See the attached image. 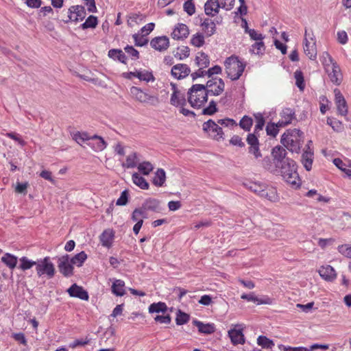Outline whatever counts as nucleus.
<instances>
[{"instance_id": "f257e3e1", "label": "nucleus", "mask_w": 351, "mask_h": 351, "mask_svg": "<svg viewBox=\"0 0 351 351\" xmlns=\"http://www.w3.org/2000/svg\"><path fill=\"white\" fill-rule=\"evenodd\" d=\"M264 167L274 173H280L285 182L291 187L297 189L300 186V179L296 171V164L293 160H286L284 163L276 169H273L270 165V159L263 160Z\"/></svg>"}, {"instance_id": "f03ea898", "label": "nucleus", "mask_w": 351, "mask_h": 351, "mask_svg": "<svg viewBox=\"0 0 351 351\" xmlns=\"http://www.w3.org/2000/svg\"><path fill=\"white\" fill-rule=\"evenodd\" d=\"M303 133L298 130H289L281 138V143L289 150L298 152L301 147Z\"/></svg>"}, {"instance_id": "7ed1b4c3", "label": "nucleus", "mask_w": 351, "mask_h": 351, "mask_svg": "<svg viewBox=\"0 0 351 351\" xmlns=\"http://www.w3.org/2000/svg\"><path fill=\"white\" fill-rule=\"evenodd\" d=\"M188 101L193 108H200L208 99V93L204 85L195 84L188 91Z\"/></svg>"}, {"instance_id": "20e7f679", "label": "nucleus", "mask_w": 351, "mask_h": 351, "mask_svg": "<svg viewBox=\"0 0 351 351\" xmlns=\"http://www.w3.org/2000/svg\"><path fill=\"white\" fill-rule=\"evenodd\" d=\"M129 94L134 101L142 104L156 106L160 104L158 95H150L137 86H132Z\"/></svg>"}, {"instance_id": "39448f33", "label": "nucleus", "mask_w": 351, "mask_h": 351, "mask_svg": "<svg viewBox=\"0 0 351 351\" xmlns=\"http://www.w3.org/2000/svg\"><path fill=\"white\" fill-rule=\"evenodd\" d=\"M245 66L237 57L231 56L225 61L226 73L232 80L239 78L244 71Z\"/></svg>"}, {"instance_id": "423d86ee", "label": "nucleus", "mask_w": 351, "mask_h": 351, "mask_svg": "<svg viewBox=\"0 0 351 351\" xmlns=\"http://www.w3.org/2000/svg\"><path fill=\"white\" fill-rule=\"evenodd\" d=\"M234 0H208L204 4V12L206 15L214 16H216L219 9L224 8L229 10L232 7V3Z\"/></svg>"}, {"instance_id": "0eeeda50", "label": "nucleus", "mask_w": 351, "mask_h": 351, "mask_svg": "<svg viewBox=\"0 0 351 351\" xmlns=\"http://www.w3.org/2000/svg\"><path fill=\"white\" fill-rule=\"evenodd\" d=\"M304 51L309 59H311V60L316 59V58H317L316 42L315 40V36L312 31L311 33H308L306 30L305 31L304 38Z\"/></svg>"}, {"instance_id": "6e6552de", "label": "nucleus", "mask_w": 351, "mask_h": 351, "mask_svg": "<svg viewBox=\"0 0 351 351\" xmlns=\"http://www.w3.org/2000/svg\"><path fill=\"white\" fill-rule=\"evenodd\" d=\"M36 269L37 275L42 276L46 275L48 278H52L55 274L53 264L49 261V257H45L36 263Z\"/></svg>"}, {"instance_id": "1a4fd4ad", "label": "nucleus", "mask_w": 351, "mask_h": 351, "mask_svg": "<svg viewBox=\"0 0 351 351\" xmlns=\"http://www.w3.org/2000/svg\"><path fill=\"white\" fill-rule=\"evenodd\" d=\"M205 88L208 95L218 96L223 92L225 84L222 79L215 77L207 82Z\"/></svg>"}, {"instance_id": "9d476101", "label": "nucleus", "mask_w": 351, "mask_h": 351, "mask_svg": "<svg viewBox=\"0 0 351 351\" xmlns=\"http://www.w3.org/2000/svg\"><path fill=\"white\" fill-rule=\"evenodd\" d=\"M203 130L216 140L223 138V131L217 123L210 119L203 124Z\"/></svg>"}, {"instance_id": "9b49d317", "label": "nucleus", "mask_w": 351, "mask_h": 351, "mask_svg": "<svg viewBox=\"0 0 351 351\" xmlns=\"http://www.w3.org/2000/svg\"><path fill=\"white\" fill-rule=\"evenodd\" d=\"M228 333L232 344L237 345L243 344L245 343V337L241 325H234V328L229 330Z\"/></svg>"}, {"instance_id": "f8f14e48", "label": "nucleus", "mask_w": 351, "mask_h": 351, "mask_svg": "<svg viewBox=\"0 0 351 351\" xmlns=\"http://www.w3.org/2000/svg\"><path fill=\"white\" fill-rule=\"evenodd\" d=\"M280 119L276 123V127H285L296 119L295 111L289 108H284L280 114Z\"/></svg>"}, {"instance_id": "ddd939ff", "label": "nucleus", "mask_w": 351, "mask_h": 351, "mask_svg": "<svg viewBox=\"0 0 351 351\" xmlns=\"http://www.w3.org/2000/svg\"><path fill=\"white\" fill-rule=\"evenodd\" d=\"M334 93L335 96V104L339 114L341 116H346L348 110L347 103L344 97L339 89H335Z\"/></svg>"}, {"instance_id": "4468645a", "label": "nucleus", "mask_w": 351, "mask_h": 351, "mask_svg": "<svg viewBox=\"0 0 351 351\" xmlns=\"http://www.w3.org/2000/svg\"><path fill=\"white\" fill-rule=\"evenodd\" d=\"M58 268L60 271L64 276H69L73 274V267L69 261V255H65L58 258Z\"/></svg>"}, {"instance_id": "2eb2a0df", "label": "nucleus", "mask_w": 351, "mask_h": 351, "mask_svg": "<svg viewBox=\"0 0 351 351\" xmlns=\"http://www.w3.org/2000/svg\"><path fill=\"white\" fill-rule=\"evenodd\" d=\"M69 18L70 21H82L86 16V10L84 6L73 5L69 9Z\"/></svg>"}, {"instance_id": "dca6fc26", "label": "nucleus", "mask_w": 351, "mask_h": 351, "mask_svg": "<svg viewBox=\"0 0 351 351\" xmlns=\"http://www.w3.org/2000/svg\"><path fill=\"white\" fill-rule=\"evenodd\" d=\"M287 152L285 148L280 146H276L272 149V155L274 157L276 168L282 165L286 160H290L286 158Z\"/></svg>"}, {"instance_id": "f3484780", "label": "nucleus", "mask_w": 351, "mask_h": 351, "mask_svg": "<svg viewBox=\"0 0 351 351\" xmlns=\"http://www.w3.org/2000/svg\"><path fill=\"white\" fill-rule=\"evenodd\" d=\"M319 276L326 281L332 282L337 278L335 269L330 265L321 266L318 270Z\"/></svg>"}, {"instance_id": "a211bd4d", "label": "nucleus", "mask_w": 351, "mask_h": 351, "mask_svg": "<svg viewBox=\"0 0 351 351\" xmlns=\"http://www.w3.org/2000/svg\"><path fill=\"white\" fill-rule=\"evenodd\" d=\"M330 60L332 63V65L327 69V71L328 72V75L330 78V80L337 84H339L341 81V74L340 72V69L336 62H334L332 59L330 57Z\"/></svg>"}, {"instance_id": "6ab92c4d", "label": "nucleus", "mask_w": 351, "mask_h": 351, "mask_svg": "<svg viewBox=\"0 0 351 351\" xmlns=\"http://www.w3.org/2000/svg\"><path fill=\"white\" fill-rule=\"evenodd\" d=\"M191 71L185 64H178L171 69V75L176 79L180 80L189 75Z\"/></svg>"}, {"instance_id": "aec40b11", "label": "nucleus", "mask_w": 351, "mask_h": 351, "mask_svg": "<svg viewBox=\"0 0 351 351\" xmlns=\"http://www.w3.org/2000/svg\"><path fill=\"white\" fill-rule=\"evenodd\" d=\"M142 211L146 215L147 211L159 212L160 210V201L154 198L146 199L140 207Z\"/></svg>"}, {"instance_id": "412c9836", "label": "nucleus", "mask_w": 351, "mask_h": 351, "mask_svg": "<svg viewBox=\"0 0 351 351\" xmlns=\"http://www.w3.org/2000/svg\"><path fill=\"white\" fill-rule=\"evenodd\" d=\"M189 34V27L183 23H179L175 27L171 36L175 40H182L188 36Z\"/></svg>"}, {"instance_id": "4be33fe9", "label": "nucleus", "mask_w": 351, "mask_h": 351, "mask_svg": "<svg viewBox=\"0 0 351 351\" xmlns=\"http://www.w3.org/2000/svg\"><path fill=\"white\" fill-rule=\"evenodd\" d=\"M150 45L156 50L164 51L169 47V38L167 36L157 37L152 40Z\"/></svg>"}, {"instance_id": "5701e85b", "label": "nucleus", "mask_w": 351, "mask_h": 351, "mask_svg": "<svg viewBox=\"0 0 351 351\" xmlns=\"http://www.w3.org/2000/svg\"><path fill=\"white\" fill-rule=\"evenodd\" d=\"M68 293L71 297L78 298L83 300H88L87 291L83 289L82 287L73 284L69 289Z\"/></svg>"}, {"instance_id": "b1692460", "label": "nucleus", "mask_w": 351, "mask_h": 351, "mask_svg": "<svg viewBox=\"0 0 351 351\" xmlns=\"http://www.w3.org/2000/svg\"><path fill=\"white\" fill-rule=\"evenodd\" d=\"M90 140L96 141L95 143H89L88 144V145L90 146L95 152H102L107 147L108 144L106 141L100 136L97 134L91 136Z\"/></svg>"}, {"instance_id": "393cba45", "label": "nucleus", "mask_w": 351, "mask_h": 351, "mask_svg": "<svg viewBox=\"0 0 351 351\" xmlns=\"http://www.w3.org/2000/svg\"><path fill=\"white\" fill-rule=\"evenodd\" d=\"M173 93L171 96L170 103L174 106H184L186 104V100L184 97L180 96V93L177 90L175 84L171 83Z\"/></svg>"}, {"instance_id": "a878e982", "label": "nucleus", "mask_w": 351, "mask_h": 351, "mask_svg": "<svg viewBox=\"0 0 351 351\" xmlns=\"http://www.w3.org/2000/svg\"><path fill=\"white\" fill-rule=\"evenodd\" d=\"M313 151L309 147L305 149L302 155V163L306 171H310L313 162Z\"/></svg>"}, {"instance_id": "bb28decb", "label": "nucleus", "mask_w": 351, "mask_h": 351, "mask_svg": "<svg viewBox=\"0 0 351 351\" xmlns=\"http://www.w3.org/2000/svg\"><path fill=\"white\" fill-rule=\"evenodd\" d=\"M114 233L111 229L105 230L99 237L103 246L110 247L112 245Z\"/></svg>"}, {"instance_id": "cd10ccee", "label": "nucleus", "mask_w": 351, "mask_h": 351, "mask_svg": "<svg viewBox=\"0 0 351 351\" xmlns=\"http://www.w3.org/2000/svg\"><path fill=\"white\" fill-rule=\"evenodd\" d=\"M193 323L197 327L198 331L201 333L210 335L213 333L215 330V327L213 324H204L197 320H194Z\"/></svg>"}, {"instance_id": "c85d7f7f", "label": "nucleus", "mask_w": 351, "mask_h": 351, "mask_svg": "<svg viewBox=\"0 0 351 351\" xmlns=\"http://www.w3.org/2000/svg\"><path fill=\"white\" fill-rule=\"evenodd\" d=\"M241 298L243 300H246L247 301L252 302H257L258 304H271L273 302V300L269 297H265L263 299H258L257 297L254 295L253 293L250 294H243Z\"/></svg>"}, {"instance_id": "c756f323", "label": "nucleus", "mask_w": 351, "mask_h": 351, "mask_svg": "<svg viewBox=\"0 0 351 351\" xmlns=\"http://www.w3.org/2000/svg\"><path fill=\"white\" fill-rule=\"evenodd\" d=\"M261 197L273 202H276L278 199L276 189L267 185L265 186V189H264V191L261 193Z\"/></svg>"}, {"instance_id": "7c9ffc66", "label": "nucleus", "mask_w": 351, "mask_h": 351, "mask_svg": "<svg viewBox=\"0 0 351 351\" xmlns=\"http://www.w3.org/2000/svg\"><path fill=\"white\" fill-rule=\"evenodd\" d=\"M202 30L207 36L213 35L216 30L215 23L210 19H206L202 23Z\"/></svg>"}, {"instance_id": "2f4dec72", "label": "nucleus", "mask_w": 351, "mask_h": 351, "mask_svg": "<svg viewBox=\"0 0 351 351\" xmlns=\"http://www.w3.org/2000/svg\"><path fill=\"white\" fill-rule=\"evenodd\" d=\"M1 261L10 269H13L16 266L17 257L10 253H5L4 256L1 257Z\"/></svg>"}, {"instance_id": "473e14b6", "label": "nucleus", "mask_w": 351, "mask_h": 351, "mask_svg": "<svg viewBox=\"0 0 351 351\" xmlns=\"http://www.w3.org/2000/svg\"><path fill=\"white\" fill-rule=\"evenodd\" d=\"M125 282L121 280H115L112 286V292L117 296H123L125 292L124 290Z\"/></svg>"}, {"instance_id": "72a5a7b5", "label": "nucleus", "mask_w": 351, "mask_h": 351, "mask_svg": "<svg viewBox=\"0 0 351 351\" xmlns=\"http://www.w3.org/2000/svg\"><path fill=\"white\" fill-rule=\"evenodd\" d=\"M138 162L137 154L136 152H132L127 156L125 162L122 164L123 167L130 169L137 167Z\"/></svg>"}, {"instance_id": "f704fd0d", "label": "nucleus", "mask_w": 351, "mask_h": 351, "mask_svg": "<svg viewBox=\"0 0 351 351\" xmlns=\"http://www.w3.org/2000/svg\"><path fill=\"white\" fill-rule=\"evenodd\" d=\"M166 180L165 171L162 169H158L155 173L153 183L156 186H162Z\"/></svg>"}, {"instance_id": "c9c22d12", "label": "nucleus", "mask_w": 351, "mask_h": 351, "mask_svg": "<svg viewBox=\"0 0 351 351\" xmlns=\"http://www.w3.org/2000/svg\"><path fill=\"white\" fill-rule=\"evenodd\" d=\"M132 181L133 182L140 187L142 189H148L149 188V184L145 180V179L141 176H139L138 173H134L132 174Z\"/></svg>"}, {"instance_id": "e433bc0d", "label": "nucleus", "mask_w": 351, "mask_h": 351, "mask_svg": "<svg viewBox=\"0 0 351 351\" xmlns=\"http://www.w3.org/2000/svg\"><path fill=\"white\" fill-rule=\"evenodd\" d=\"M167 311V306L165 303L159 302L157 303H153L149 306V313H165Z\"/></svg>"}, {"instance_id": "4c0bfd02", "label": "nucleus", "mask_w": 351, "mask_h": 351, "mask_svg": "<svg viewBox=\"0 0 351 351\" xmlns=\"http://www.w3.org/2000/svg\"><path fill=\"white\" fill-rule=\"evenodd\" d=\"M136 77L138 78L141 81L149 82L155 80L152 73L146 70L138 71V73H136Z\"/></svg>"}, {"instance_id": "58836bf2", "label": "nucleus", "mask_w": 351, "mask_h": 351, "mask_svg": "<svg viewBox=\"0 0 351 351\" xmlns=\"http://www.w3.org/2000/svg\"><path fill=\"white\" fill-rule=\"evenodd\" d=\"M137 168L138 171L145 176L149 175L154 169L152 164L147 161L139 163L137 165Z\"/></svg>"}, {"instance_id": "ea45409f", "label": "nucleus", "mask_w": 351, "mask_h": 351, "mask_svg": "<svg viewBox=\"0 0 351 351\" xmlns=\"http://www.w3.org/2000/svg\"><path fill=\"white\" fill-rule=\"evenodd\" d=\"M91 136H89L86 132H77L73 134V139L81 146L85 141H90Z\"/></svg>"}, {"instance_id": "a19ab883", "label": "nucleus", "mask_w": 351, "mask_h": 351, "mask_svg": "<svg viewBox=\"0 0 351 351\" xmlns=\"http://www.w3.org/2000/svg\"><path fill=\"white\" fill-rule=\"evenodd\" d=\"M196 64L200 69L206 68L209 64V59L208 56L204 53H199L195 58Z\"/></svg>"}, {"instance_id": "79ce46f5", "label": "nucleus", "mask_w": 351, "mask_h": 351, "mask_svg": "<svg viewBox=\"0 0 351 351\" xmlns=\"http://www.w3.org/2000/svg\"><path fill=\"white\" fill-rule=\"evenodd\" d=\"M266 184L261 182H250L247 188L253 191L254 193L258 194L259 196H261V193H262L263 191H264V189H265Z\"/></svg>"}, {"instance_id": "37998d69", "label": "nucleus", "mask_w": 351, "mask_h": 351, "mask_svg": "<svg viewBox=\"0 0 351 351\" xmlns=\"http://www.w3.org/2000/svg\"><path fill=\"white\" fill-rule=\"evenodd\" d=\"M268 237L271 239H276L282 235L283 230L279 225H273L268 229Z\"/></svg>"}, {"instance_id": "c03bdc74", "label": "nucleus", "mask_w": 351, "mask_h": 351, "mask_svg": "<svg viewBox=\"0 0 351 351\" xmlns=\"http://www.w3.org/2000/svg\"><path fill=\"white\" fill-rule=\"evenodd\" d=\"M87 258V255L84 252H81L74 256L71 259V263L73 265H76L78 267L82 266V263L84 262V261Z\"/></svg>"}, {"instance_id": "a18cd8bd", "label": "nucleus", "mask_w": 351, "mask_h": 351, "mask_svg": "<svg viewBox=\"0 0 351 351\" xmlns=\"http://www.w3.org/2000/svg\"><path fill=\"white\" fill-rule=\"evenodd\" d=\"M21 265L19 266V268L22 269L23 271L27 270L30 268H32L33 266L36 265V261H33L32 260H29L26 256H23L20 258Z\"/></svg>"}, {"instance_id": "49530a36", "label": "nucleus", "mask_w": 351, "mask_h": 351, "mask_svg": "<svg viewBox=\"0 0 351 351\" xmlns=\"http://www.w3.org/2000/svg\"><path fill=\"white\" fill-rule=\"evenodd\" d=\"M257 343L263 348H271L274 345V342L265 336H259L257 339Z\"/></svg>"}, {"instance_id": "de8ad7c7", "label": "nucleus", "mask_w": 351, "mask_h": 351, "mask_svg": "<svg viewBox=\"0 0 351 351\" xmlns=\"http://www.w3.org/2000/svg\"><path fill=\"white\" fill-rule=\"evenodd\" d=\"M337 250L343 256L351 258V244L340 245L338 246Z\"/></svg>"}, {"instance_id": "09e8293b", "label": "nucleus", "mask_w": 351, "mask_h": 351, "mask_svg": "<svg viewBox=\"0 0 351 351\" xmlns=\"http://www.w3.org/2000/svg\"><path fill=\"white\" fill-rule=\"evenodd\" d=\"M97 25V18L96 16H94L93 15H90L87 18L86 21L82 25V28L87 29V28H94Z\"/></svg>"}, {"instance_id": "8fccbe9b", "label": "nucleus", "mask_w": 351, "mask_h": 351, "mask_svg": "<svg viewBox=\"0 0 351 351\" xmlns=\"http://www.w3.org/2000/svg\"><path fill=\"white\" fill-rule=\"evenodd\" d=\"M252 123H253V121H252V118H250L247 116H244L240 121L239 125L244 130L250 131V128L252 125Z\"/></svg>"}, {"instance_id": "3c124183", "label": "nucleus", "mask_w": 351, "mask_h": 351, "mask_svg": "<svg viewBox=\"0 0 351 351\" xmlns=\"http://www.w3.org/2000/svg\"><path fill=\"white\" fill-rule=\"evenodd\" d=\"M295 79V84L300 88V90H303L304 88V77L302 71H296L294 73Z\"/></svg>"}, {"instance_id": "603ef678", "label": "nucleus", "mask_w": 351, "mask_h": 351, "mask_svg": "<svg viewBox=\"0 0 351 351\" xmlns=\"http://www.w3.org/2000/svg\"><path fill=\"white\" fill-rule=\"evenodd\" d=\"M189 320V315L185 313L178 311L176 318V322L178 325H182L188 322Z\"/></svg>"}, {"instance_id": "864d4df0", "label": "nucleus", "mask_w": 351, "mask_h": 351, "mask_svg": "<svg viewBox=\"0 0 351 351\" xmlns=\"http://www.w3.org/2000/svg\"><path fill=\"white\" fill-rule=\"evenodd\" d=\"M256 121L255 131L261 130L265 125V119L261 113L254 114Z\"/></svg>"}, {"instance_id": "5fc2aeb1", "label": "nucleus", "mask_w": 351, "mask_h": 351, "mask_svg": "<svg viewBox=\"0 0 351 351\" xmlns=\"http://www.w3.org/2000/svg\"><path fill=\"white\" fill-rule=\"evenodd\" d=\"M191 43L193 45L199 47L204 43V37L202 34H196L191 38Z\"/></svg>"}, {"instance_id": "6e6d98bb", "label": "nucleus", "mask_w": 351, "mask_h": 351, "mask_svg": "<svg viewBox=\"0 0 351 351\" xmlns=\"http://www.w3.org/2000/svg\"><path fill=\"white\" fill-rule=\"evenodd\" d=\"M264 43L262 40L257 41L252 46V51L255 54L262 53L265 51Z\"/></svg>"}, {"instance_id": "4d7b16f0", "label": "nucleus", "mask_w": 351, "mask_h": 351, "mask_svg": "<svg viewBox=\"0 0 351 351\" xmlns=\"http://www.w3.org/2000/svg\"><path fill=\"white\" fill-rule=\"evenodd\" d=\"M184 11L190 16L193 15L195 12V5L193 3V0H186L184 3Z\"/></svg>"}, {"instance_id": "13d9d810", "label": "nucleus", "mask_w": 351, "mask_h": 351, "mask_svg": "<svg viewBox=\"0 0 351 351\" xmlns=\"http://www.w3.org/2000/svg\"><path fill=\"white\" fill-rule=\"evenodd\" d=\"M217 111V104L215 101H210L209 106L203 110V114L212 115Z\"/></svg>"}, {"instance_id": "bf43d9fd", "label": "nucleus", "mask_w": 351, "mask_h": 351, "mask_svg": "<svg viewBox=\"0 0 351 351\" xmlns=\"http://www.w3.org/2000/svg\"><path fill=\"white\" fill-rule=\"evenodd\" d=\"M245 32L249 34L252 40L259 41L263 40L264 38V36L261 34L257 32L255 29L247 28L245 29Z\"/></svg>"}, {"instance_id": "052dcab7", "label": "nucleus", "mask_w": 351, "mask_h": 351, "mask_svg": "<svg viewBox=\"0 0 351 351\" xmlns=\"http://www.w3.org/2000/svg\"><path fill=\"white\" fill-rule=\"evenodd\" d=\"M141 217L146 218L147 215L144 214L140 208L134 209L132 215V219L134 221H138Z\"/></svg>"}, {"instance_id": "680f3d73", "label": "nucleus", "mask_w": 351, "mask_h": 351, "mask_svg": "<svg viewBox=\"0 0 351 351\" xmlns=\"http://www.w3.org/2000/svg\"><path fill=\"white\" fill-rule=\"evenodd\" d=\"M178 51L176 56H178L179 59L182 60L183 58H186L189 56V48L188 47H182L178 49Z\"/></svg>"}, {"instance_id": "e2e57ef3", "label": "nucleus", "mask_w": 351, "mask_h": 351, "mask_svg": "<svg viewBox=\"0 0 351 351\" xmlns=\"http://www.w3.org/2000/svg\"><path fill=\"white\" fill-rule=\"evenodd\" d=\"M28 185V182H17L15 187V192L20 194H26Z\"/></svg>"}, {"instance_id": "0e129e2a", "label": "nucleus", "mask_w": 351, "mask_h": 351, "mask_svg": "<svg viewBox=\"0 0 351 351\" xmlns=\"http://www.w3.org/2000/svg\"><path fill=\"white\" fill-rule=\"evenodd\" d=\"M128 191H123L121 193V196L117 200L116 204L118 206H125L128 203Z\"/></svg>"}, {"instance_id": "69168bd1", "label": "nucleus", "mask_w": 351, "mask_h": 351, "mask_svg": "<svg viewBox=\"0 0 351 351\" xmlns=\"http://www.w3.org/2000/svg\"><path fill=\"white\" fill-rule=\"evenodd\" d=\"M12 337L16 341L20 342L21 343H22L24 346H27V340L25 337V335L23 332L14 333V334H12Z\"/></svg>"}, {"instance_id": "338daca9", "label": "nucleus", "mask_w": 351, "mask_h": 351, "mask_svg": "<svg viewBox=\"0 0 351 351\" xmlns=\"http://www.w3.org/2000/svg\"><path fill=\"white\" fill-rule=\"evenodd\" d=\"M155 321L161 324H168L171 322V317L169 315H157L154 318Z\"/></svg>"}, {"instance_id": "774afa93", "label": "nucleus", "mask_w": 351, "mask_h": 351, "mask_svg": "<svg viewBox=\"0 0 351 351\" xmlns=\"http://www.w3.org/2000/svg\"><path fill=\"white\" fill-rule=\"evenodd\" d=\"M329 346L328 344H314L311 346L310 349H308V351H326L328 350Z\"/></svg>"}]
</instances>
